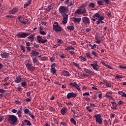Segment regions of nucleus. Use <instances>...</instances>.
<instances>
[{
	"mask_svg": "<svg viewBox=\"0 0 126 126\" xmlns=\"http://www.w3.org/2000/svg\"><path fill=\"white\" fill-rule=\"evenodd\" d=\"M118 105L121 106V105H124V101L123 100H120L118 103Z\"/></svg>",
	"mask_w": 126,
	"mask_h": 126,
	"instance_id": "obj_53",
	"label": "nucleus"
},
{
	"mask_svg": "<svg viewBox=\"0 0 126 126\" xmlns=\"http://www.w3.org/2000/svg\"><path fill=\"white\" fill-rule=\"evenodd\" d=\"M103 124L105 126H107L108 125V121H107V120H104L103 121Z\"/></svg>",
	"mask_w": 126,
	"mask_h": 126,
	"instance_id": "obj_57",
	"label": "nucleus"
},
{
	"mask_svg": "<svg viewBox=\"0 0 126 126\" xmlns=\"http://www.w3.org/2000/svg\"><path fill=\"white\" fill-rule=\"evenodd\" d=\"M20 49L22 50V51H23V53H25V46H24V45H21Z\"/></svg>",
	"mask_w": 126,
	"mask_h": 126,
	"instance_id": "obj_40",
	"label": "nucleus"
},
{
	"mask_svg": "<svg viewBox=\"0 0 126 126\" xmlns=\"http://www.w3.org/2000/svg\"><path fill=\"white\" fill-rule=\"evenodd\" d=\"M67 29L68 30H70L71 31H72V30H74V27L72 26H67Z\"/></svg>",
	"mask_w": 126,
	"mask_h": 126,
	"instance_id": "obj_34",
	"label": "nucleus"
},
{
	"mask_svg": "<svg viewBox=\"0 0 126 126\" xmlns=\"http://www.w3.org/2000/svg\"><path fill=\"white\" fill-rule=\"evenodd\" d=\"M30 54L32 57H37V56H39V55H40V52H37L35 50H32Z\"/></svg>",
	"mask_w": 126,
	"mask_h": 126,
	"instance_id": "obj_15",
	"label": "nucleus"
},
{
	"mask_svg": "<svg viewBox=\"0 0 126 126\" xmlns=\"http://www.w3.org/2000/svg\"><path fill=\"white\" fill-rule=\"evenodd\" d=\"M70 122L74 126H76V121L73 118L70 119Z\"/></svg>",
	"mask_w": 126,
	"mask_h": 126,
	"instance_id": "obj_31",
	"label": "nucleus"
},
{
	"mask_svg": "<svg viewBox=\"0 0 126 126\" xmlns=\"http://www.w3.org/2000/svg\"><path fill=\"white\" fill-rule=\"evenodd\" d=\"M89 7H92V8H94V7H95V3L91 2L89 4Z\"/></svg>",
	"mask_w": 126,
	"mask_h": 126,
	"instance_id": "obj_37",
	"label": "nucleus"
},
{
	"mask_svg": "<svg viewBox=\"0 0 126 126\" xmlns=\"http://www.w3.org/2000/svg\"><path fill=\"white\" fill-rule=\"evenodd\" d=\"M6 91H5L2 89H0V93L3 94V93H6Z\"/></svg>",
	"mask_w": 126,
	"mask_h": 126,
	"instance_id": "obj_52",
	"label": "nucleus"
},
{
	"mask_svg": "<svg viewBox=\"0 0 126 126\" xmlns=\"http://www.w3.org/2000/svg\"><path fill=\"white\" fill-rule=\"evenodd\" d=\"M33 47L34 48H36V49H38V48H39V47H40V46L39 45V44H37V43L34 42L33 43Z\"/></svg>",
	"mask_w": 126,
	"mask_h": 126,
	"instance_id": "obj_45",
	"label": "nucleus"
},
{
	"mask_svg": "<svg viewBox=\"0 0 126 126\" xmlns=\"http://www.w3.org/2000/svg\"><path fill=\"white\" fill-rule=\"evenodd\" d=\"M72 20L75 24L78 25L80 23V21H81V18L73 17L72 18Z\"/></svg>",
	"mask_w": 126,
	"mask_h": 126,
	"instance_id": "obj_12",
	"label": "nucleus"
},
{
	"mask_svg": "<svg viewBox=\"0 0 126 126\" xmlns=\"http://www.w3.org/2000/svg\"><path fill=\"white\" fill-rule=\"evenodd\" d=\"M50 72L52 74H56L57 73V69L54 68L50 69Z\"/></svg>",
	"mask_w": 126,
	"mask_h": 126,
	"instance_id": "obj_26",
	"label": "nucleus"
},
{
	"mask_svg": "<svg viewBox=\"0 0 126 126\" xmlns=\"http://www.w3.org/2000/svg\"><path fill=\"white\" fill-rule=\"evenodd\" d=\"M36 38L38 43H42V44H45V43H47V42H48V40L46 38H44V39H43V38H42V37L40 35H38Z\"/></svg>",
	"mask_w": 126,
	"mask_h": 126,
	"instance_id": "obj_8",
	"label": "nucleus"
},
{
	"mask_svg": "<svg viewBox=\"0 0 126 126\" xmlns=\"http://www.w3.org/2000/svg\"><path fill=\"white\" fill-rule=\"evenodd\" d=\"M7 120L9 124H10L12 126L15 125L18 122L17 117L14 115H7Z\"/></svg>",
	"mask_w": 126,
	"mask_h": 126,
	"instance_id": "obj_1",
	"label": "nucleus"
},
{
	"mask_svg": "<svg viewBox=\"0 0 126 126\" xmlns=\"http://www.w3.org/2000/svg\"><path fill=\"white\" fill-rule=\"evenodd\" d=\"M86 56L88 59L92 60V57H91V54L90 52L86 53Z\"/></svg>",
	"mask_w": 126,
	"mask_h": 126,
	"instance_id": "obj_33",
	"label": "nucleus"
},
{
	"mask_svg": "<svg viewBox=\"0 0 126 126\" xmlns=\"http://www.w3.org/2000/svg\"><path fill=\"white\" fill-rule=\"evenodd\" d=\"M106 98H108L109 99H112V96L111 95L108 94H106Z\"/></svg>",
	"mask_w": 126,
	"mask_h": 126,
	"instance_id": "obj_61",
	"label": "nucleus"
},
{
	"mask_svg": "<svg viewBox=\"0 0 126 126\" xmlns=\"http://www.w3.org/2000/svg\"><path fill=\"white\" fill-rule=\"evenodd\" d=\"M107 15L109 18H113V17H114V16H113V15H112V13L111 12H108L107 13Z\"/></svg>",
	"mask_w": 126,
	"mask_h": 126,
	"instance_id": "obj_49",
	"label": "nucleus"
},
{
	"mask_svg": "<svg viewBox=\"0 0 126 126\" xmlns=\"http://www.w3.org/2000/svg\"><path fill=\"white\" fill-rule=\"evenodd\" d=\"M32 120H35V116H34V114H31V112L30 113V114L28 115Z\"/></svg>",
	"mask_w": 126,
	"mask_h": 126,
	"instance_id": "obj_43",
	"label": "nucleus"
},
{
	"mask_svg": "<svg viewBox=\"0 0 126 126\" xmlns=\"http://www.w3.org/2000/svg\"><path fill=\"white\" fill-rule=\"evenodd\" d=\"M53 8H54V6L53 4H50L48 7L45 8V10L47 11H51Z\"/></svg>",
	"mask_w": 126,
	"mask_h": 126,
	"instance_id": "obj_20",
	"label": "nucleus"
},
{
	"mask_svg": "<svg viewBox=\"0 0 126 126\" xmlns=\"http://www.w3.org/2000/svg\"><path fill=\"white\" fill-rule=\"evenodd\" d=\"M50 61L53 63L54 61H55V57L54 56L52 57L50 59Z\"/></svg>",
	"mask_w": 126,
	"mask_h": 126,
	"instance_id": "obj_63",
	"label": "nucleus"
},
{
	"mask_svg": "<svg viewBox=\"0 0 126 126\" xmlns=\"http://www.w3.org/2000/svg\"><path fill=\"white\" fill-rule=\"evenodd\" d=\"M83 23L85 25H89L90 24V19L87 17H84L82 18Z\"/></svg>",
	"mask_w": 126,
	"mask_h": 126,
	"instance_id": "obj_9",
	"label": "nucleus"
},
{
	"mask_svg": "<svg viewBox=\"0 0 126 126\" xmlns=\"http://www.w3.org/2000/svg\"><path fill=\"white\" fill-rule=\"evenodd\" d=\"M88 74H90V75H95V73L92 71L89 70V72H88Z\"/></svg>",
	"mask_w": 126,
	"mask_h": 126,
	"instance_id": "obj_44",
	"label": "nucleus"
},
{
	"mask_svg": "<svg viewBox=\"0 0 126 126\" xmlns=\"http://www.w3.org/2000/svg\"><path fill=\"white\" fill-rule=\"evenodd\" d=\"M61 15L63 16V18H64V19H68V15H67V14H66V13L63 14Z\"/></svg>",
	"mask_w": 126,
	"mask_h": 126,
	"instance_id": "obj_38",
	"label": "nucleus"
},
{
	"mask_svg": "<svg viewBox=\"0 0 126 126\" xmlns=\"http://www.w3.org/2000/svg\"><path fill=\"white\" fill-rule=\"evenodd\" d=\"M40 33L41 35H46V32L44 31H40Z\"/></svg>",
	"mask_w": 126,
	"mask_h": 126,
	"instance_id": "obj_64",
	"label": "nucleus"
},
{
	"mask_svg": "<svg viewBox=\"0 0 126 126\" xmlns=\"http://www.w3.org/2000/svg\"><path fill=\"white\" fill-rule=\"evenodd\" d=\"M6 18H9V19H12L14 16L13 15H6Z\"/></svg>",
	"mask_w": 126,
	"mask_h": 126,
	"instance_id": "obj_47",
	"label": "nucleus"
},
{
	"mask_svg": "<svg viewBox=\"0 0 126 126\" xmlns=\"http://www.w3.org/2000/svg\"><path fill=\"white\" fill-rule=\"evenodd\" d=\"M79 59L82 60V61H83V62H86L87 61V59H86V57H83L82 56H80Z\"/></svg>",
	"mask_w": 126,
	"mask_h": 126,
	"instance_id": "obj_35",
	"label": "nucleus"
},
{
	"mask_svg": "<svg viewBox=\"0 0 126 126\" xmlns=\"http://www.w3.org/2000/svg\"><path fill=\"white\" fill-rule=\"evenodd\" d=\"M94 118L95 119L97 124H98V125H103V118H102L101 114H95L94 116Z\"/></svg>",
	"mask_w": 126,
	"mask_h": 126,
	"instance_id": "obj_3",
	"label": "nucleus"
},
{
	"mask_svg": "<svg viewBox=\"0 0 126 126\" xmlns=\"http://www.w3.org/2000/svg\"><path fill=\"white\" fill-rule=\"evenodd\" d=\"M63 75H64V76H69V72L66 71V70H63L62 71Z\"/></svg>",
	"mask_w": 126,
	"mask_h": 126,
	"instance_id": "obj_19",
	"label": "nucleus"
},
{
	"mask_svg": "<svg viewBox=\"0 0 126 126\" xmlns=\"http://www.w3.org/2000/svg\"><path fill=\"white\" fill-rule=\"evenodd\" d=\"M93 17H94V18H98V19L99 17H100V15L98 14V13H96L94 15Z\"/></svg>",
	"mask_w": 126,
	"mask_h": 126,
	"instance_id": "obj_41",
	"label": "nucleus"
},
{
	"mask_svg": "<svg viewBox=\"0 0 126 126\" xmlns=\"http://www.w3.org/2000/svg\"><path fill=\"white\" fill-rule=\"evenodd\" d=\"M102 1H103L107 5H108V4H111V1H110V0H102Z\"/></svg>",
	"mask_w": 126,
	"mask_h": 126,
	"instance_id": "obj_39",
	"label": "nucleus"
},
{
	"mask_svg": "<svg viewBox=\"0 0 126 126\" xmlns=\"http://www.w3.org/2000/svg\"><path fill=\"white\" fill-rule=\"evenodd\" d=\"M18 9H19L18 7H17L13 8L12 10L9 11V14H14L15 13L17 12V11H18Z\"/></svg>",
	"mask_w": 126,
	"mask_h": 126,
	"instance_id": "obj_16",
	"label": "nucleus"
},
{
	"mask_svg": "<svg viewBox=\"0 0 126 126\" xmlns=\"http://www.w3.org/2000/svg\"><path fill=\"white\" fill-rule=\"evenodd\" d=\"M118 94H119V95H121L122 96V97H124V98H126V94L125 93H124L123 91H119L118 92Z\"/></svg>",
	"mask_w": 126,
	"mask_h": 126,
	"instance_id": "obj_23",
	"label": "nucleus"
},
{
	"mask_svg": "<svg viewBox=\"0 0 126 126\" xmlns=\"http://www.w3.org/2000/svg\"><path fill=\"white\" fill-rule=\"evenodd\" d=\"M105 86H106V87H109V88H111L112 87V85H111V84L110 83H106L105 84Z\"/></svg>",
	"mask_w": 126,
	"mask_h": 126,
	"instance_id": "obj_51",
	"label": "nucleus"
},
{
	"mask_svg": "<svg viewBox=\"0 0 126 126\" xmlns=\"http://www.w3.org/2000/svg\"><path fill=\"white\" fill-rule=\"evenodd\" d=\"M59 10L61 15L65 14L68 12V8L65 6H61L59 8Z\"/></svg>",
	"mask_w": 126,
	"mask_h": 126,
	"instance_id": "obj_4",
	"label": "nucleus"
},
{
	"mask_svg": "<svg viewBox=\"0 0 126 126\" xmlns=\"http://www.w3.org/2000/svg\"><path fill=\"white\" fill-rule=\"evenodd\" d=\"M62 115H64L66 113V108L64 107L61 110Z\"/></svg>",
	"mask_w": 126,
	"mask_h": 126,
	"instance_id": "obj_28",
	"label": "nucleus"
},
{
	"mask_svg": "<svg viewBox=\"0 0 126 126\" xmlns=\"http://www.w3.org/2000/svg\"><path fill=\"white\" fill-rule=\"evenodd\" d=\"M112 105H113V107H118V104L116 103L115 101H112L111 102Z\"/></svg>",
	"mask_w": 126,
	"mask_h": 126,
	"instance_id": "obj_48",
	"label": "nucleus"
},
{
	"mask_svg": "<svg viewBox=\"0 0 126 126\" xmlns=\"http://www.w3.org/2000/svg\"><path fill=\"white\" fill-rule=\"evenodd\" d=\"M30 34V33H26L24 32H21L17 33L16 36L18 37L19 39H21V38H25V37H28Z\"/></svg>",
	"mask_w": 126,
	"mask_h": 126,
	"instance_id": "obj_6",
	"label": "nucleus"
},
{
	"mask_svg": "<svg viewBox=\"0 0 126 126\" xmlns=\"http://www.w3.org/2000/svg\"><path fill=\"white\" fill-rule=\"evenodd\" d=\"M63 29L62 27L59 25V23L58 22H55L53 25V30L56 33H58V32H62Z\"/></svg>",
	"mask_w": 126,
	"mask_h": 126,
	"instance_id": "obj_2",
	"label": "nucleus"
},
{
	"mask_svg": "<svg viewBox=\"0 0 126 126\" xmlns=\"http://www.w3.org/2000/svg\"><path fill=\"white\" fill-rule=\"evenodd\" d=\"M120 78H123V76L119 75V74H116L115 79H119Z\"/></svg>",
	"mask_w": 126,
	"mask_h": 126,
	"instance_id": "obj_42",
	"label": "nucleus"
},
{
	"mask_svg": "<svg viewBox=\"0 0 126 126\" xmlns=\"http://www.w3.org/2000/svg\"><path fill=\"white\" fill-rule=\"evenodd\" d=\"M70 86H72V87H75L77 90H78L79 92H80V88H79V86L76 83V82L74 83H70Z\"/></svg>",
	"mask_w": 126,
	"mask_h": 126,
	"instance_id": "obj_13",
	"label": "nucleus"
},
{
	"mask_svg": "<svg viewBox=\"0 0 126 126\" xmlns=\"http://www.w3.org/2000/svg\"><path fill=\"white\" fill-rule=\"evenodd\" d=\"M105 18H104L103 16H101V15H100L99 17H98V20H104Z\"/></svg>",
	"mask_w": 126,
	"mask_h": 126,
	"instance_id": "obj_56",
	"label": "nucleus"
},
{
	"mask_svg": "<svg viewBox=\"0 0 126 126\" xmlns=\"http://www.w3.org/2000/svg\"><path fill=\"white\" fill-rule=\"evenodd\" d=\"M120 68H123V69H126V66L119 65Z\"/></svg>",
	"mask_w": 126,
	"mask_h": 126,
	"instance_id": "obj_59",
	"label": "nucleus"
},
{
	"mask_svg": "<svg viewBox=\"0 0 126 126\" xmlns=\"http://www.w3.org/2000/svg\"><path fill=\"white\" fill-rule=\"evenodd\" d=\"M49 111H50V112H55V111H56V109L54 108V107H50L49 108Z\"/></svg>",
	"mask_w": 126,
	"mask_h": 126,
	"instance_id": "obj_55",
	"label": "nucleus"
},
{
	"mask_svg": "<svg viewBox=\"0 0 126 126\" xmlns=\"http://www.w3.org/2000/svg\"><path fill=\"white\" fill-rule=\"evenodd\" d=\"M31 2H32V0H31L27 2L26 3H25L24 4V8H26V7H27V6H29V5H30V4H31Z\"/></svg>",
	"mask_w": 126,
	"mask_h": 126,
	"instance_id": "obj_22",
	"label": "nucleus"
},
{
	"mask_svg": "<svg viewBox=\"0 0 126 126\" xmlns=\"http://www.w3.org/2000/svg\"><path fill=\"white\" fill-rule=\"evenodd\" d=\"M84 13H86V9L84 8L83 10L81 8H79L76 10L74 14L75 16H76V14H78L80 15V14H84Z\"/></svg>",
	"mask_w": 126,
	"mask_h": 126,
	"instance_id": "obj_5",
	"label": "nucleus"
},
{
	"mask_svg": "<svg viewBox=\"0 0 126 126\" xmlns=\"http://www.w3.org/2000/svg\"><path fill=\"white\" fill-rule=\"evenodd\" d=\"M32 61H33V63H37V62H38V60H37V57L32 58Z\"/></svg>",
	"mask_w": 126,
	"mask_h": 126,
	"instance_id": "obj_50",
	"label": "nucleus"
},
{
	"mask_svg": "<svg viewBox=\"0 0 126 126\" xmlns=\"http://www.w3.org/2000/svg\"><path fill=\"white\" fill-rule=\"evenodd\" d=\"M62 23L64 25L66 24V23H67V19L63 18Z\"/></svg>",
	"mask_w": 126,
	"mask_h": 126,
	"instance_id": "obj_46",
	"label": "nucleus"
},
{
	"mask_svg": "<svg viewBox=\"0 0 126 126\" xmlns=\"http://www.w3.org/2000/svg\"><path fill=\"white\" fill-rule=\"evenodd\" d=\"M34 37V35L33 34H31L30 36H29L28 37V39H29V40H31V39H32V38H33Z\"/></svg>",
	"mask_w": 126,
	"mask_h": 126,
	"instance_id": "obj_60",
	"label": "nucleus"
},
{
	"mask_svg": "<svg viewBox=\"0 0 126 126\" xmlns=\"http://www.w3.org/2000/svg\"><path fill=\"white\" fill-rule=\"evenodd\" d=\"M0 56H1V58H2L3 59V58L6 59L8 57V53H2L0 54Z\"/></svg>",
	"mask_w": 126,
	"mask_h": 126,
	"instance_id": "obj_18",
	"label": "nucleus"
},
{
	"mask_svg": "<svg viewBox=\"0 0 126 126\" xmlns=\"http://www.w3.org/2000/svg\"><path fill=\"white\" fill-rule=\"evenodd\" d=\"M97 4H98V5H100V6L105 5V2H103V0H98L97 1Z\"/></svg>",
	"mask_w": 126,
	"mask_h": 126,
	"instance_id": "obj_24",
	"label": "nucleus"
},
{
	"mask_svg": "<svg viewBox=\"0 0 126 126\" xmlns=\"http://www.w3.org/2000/svg\"><path fill=\"white\" fill-rule=\"evenodd\" d=\"M92 54L94 56L95 58H98V54H97V51H92Z\"/></svg>",
	"mask_w": 126,
	"mask_h": 126,
	"instance_id": "obj_30",
	"label": "nucleus"
},
{
	"mask_svg": "<svg viewBox=\"0 0 126 126\" xmlns=\"http://www.w3.org/2000/svg\"><path fill=\"white\" fill-rule=\"evenodd\" d=\"M65 51H70V50H73V51H74L75 49H74V47L72 46H68L67 48L65 49Z\"/></svg>",
	"mask_w": 126,
	"mask_h": 126,
	"instance_id": "obj_27",
	"label": "nucleus"
},
{
	"mask_svg": "<svg viewBox=\"0 0 126 126\" xmlns=\"http://www.w3.org/2000/svg\"><path fill=\"white\" fill-rule=\"evenodd\" d=\"M72 63L76 67H77V68H78V69H80V66H79V64H77L75 62H73Z\"/></svg>",
	"mask_w": 126,
	"mask_h": 126,
	"instance_id": "obj_36",
	"label": "nucleus"
},
{
	"mask_svg": "<svg viewBox=\"0 0 126 126\" xmlns=\"http://www.w3.org/2000/svg\"><path fill=\"white\" fill-rule=\"evenodd\" d=\"M84 99L87 101V102H90V99L89 97H84Z\"/></svg>",
	"mask_w": 126,
	"mask_h": 126,
	"instance_id": "obj_58",
	"label": "nucleus"
},
{
	"mask_svg": "<svg viewBox=\"0 0 126 126\" xmlns=\"http://www.w3.org/2000/svg\"><path fill=\"white\" fill-rule=\"evenodd\" d=\"M24 113L26 115H29V114H30V113H31V112H30V110H29V109L25 108L24 109Z\"/></svg>",
	"mask_w": 126,
	"mask_h": 126,
	"instance_id": "obj_25",
	"label": "nucleus"
},
{
	"mask_svg": "<svg viewBox=\"0 0 126 126\" xmlns=\"http://www.w3.org/2000/svg\"><path fill=\"white\" fill-rule=\"evenodd\" d=\"M17 115H18L19 118H21V116H22V112L20 110H18L17 112Z\"/></svg>",
	"mask_w": 126,
	"mask_h": 126,
	"instance_id": "obj_32",
	"label": "nucleus"
},
{
	"mask_svg": "<svg viewBox=\"0 0 126 126\" xmlns=\"http://www.w3.org/2000/svg\"><path fill=\"white\" fill-rule=\"evenodd\" d=\"M21 85H22V86L23 87H24V88H26L28 84L27 83L26 81H23L21 83Z\"/></svg>",
	"mask_w": 126,
	"mask_h": 126,
	"instance_id": "obj_29",
	"label": "nucleus"
},
{
	"mask_svg": "<svg viewBox=\"0 0 126 126\" xmlns=\"http://www.w3.org/2000/svg\"><path fill=\"white\" fill-rule=\"evenodd\" d=\"M91 66L93 68V69L96 70V71H98L99 70L98 62L97 61H94V63L91 64Z\"/></svg>",
	"mask_w": 126,
	"mask_h": 126,
	"instance_id": "obj_7",
	"label": "nucleus"
},
{
	"mask_svg": "<svg viewBox=\"0 0 126 126\" xmlns=\"http://www.w3.org/2000/svg\"><path fill=\"white\" fill-rule=\"evenodd\" d=\"M89 95H90V94L88 92H85L83 94V95L84 96H89Z\"/></svg>",
	"mask_w": 126,
	"mask_h": 126,
	"instance_id": "obj_54",
	"label": "nucleus"
},
{
	"mask_svg": "<svg viewBox=\"0 0 126 126\" xmlns=\"http://www.w3.org/2000/svg\"><path fill=\"white\" fill-rule=\"evenodd\" d=\"M26 66L28 68V69H29V70H30L31 71H33L35 70V66H33L32 65V64L28 63L26 64Z\"/></svg>",
	"mask_w": 126,
	"mask_h": 126,
	"instance_id": "obj_11",
	"label": "nucleus"
},
{
	"mask_svg": "<svg viewBox=\"0 0 126 126\" xmlns=\"http://www.w3.org/2000/svg\"><path fill=\"white\" fill-rule=\"evenodd\" d=\"M60 58H61L62 59H65L66 57H65V55H64V54H62L60 56Z\"/></svg>",
	"mask_w": 126,
	"mask_h": 126,
	"instance_id": "obj_62",
	"label": "nucleus"
},
{
	"mask_svg": "<svg viewBox=\"0 0 126 126\" xmlns=\"http://www.w3.org/2000/svg\"><path fill=\"white\" fill-rule=\"evenodd\" d=\"M89 47H91L92 50H94V49H95V48H96L97 49H98V46L97 45H96V44H94V45H92V44H91V43L89 44Z\"/></svg>",
	"mask_w": 126,
	"mask_h": 126,
	"instance_id": "obj_21",
	"label": "nucleus"
},
{
	"mask_svg": "<svg viewBox=\"0 0 126 126\" xmlns=\"http://www.w3.org/2000/svg\"><path fill=\"white\" fill-rule=\"evenodd\" d=\"M14 82H15V83H20V82H21V76L18 75L17 76L14 80Z\"/></svg>",
	"mask_w": 126,
	"mask_h": 126,
	"instance_id": "obj_17",
	"label": "nucleus"
},
{
	"mask_svg": "<svg viewBox=\"0 0 126 126\" xmlns=\"http://www.w3.org/2000/svg\"><path fill=\"white\" fill-rule=\"evenodd\" d=\"M74 2L71 1V0H65L64 1V4H67V6H71L73 5Z\"/></svg>",
	"mask_w": 126,
	"mask_h": 126,
	"instance_id": "obj_14",
	"label": "nucleus"
},
{
	"mask_svg": "<svg viewBox=\"0 0 126 126\" xmlns=\"http://www.w3.org/2000/svg\"><path fill=\"white\" fill-rule=\"evenodd\" d=\"M77 96V94L72 92L68 93L66 97L67 99H70V98H75Z\"/></svg>",
	"mask_w": 126,
	"mask_h": 126,
	"instance_id": "obj_10",
	"label": "nucleus"
}]
</instances>
